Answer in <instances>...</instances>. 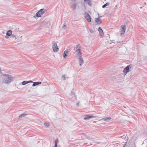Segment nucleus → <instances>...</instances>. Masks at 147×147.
<instances>
[{
  "instance_id": "obj_1",
  "label": "nucleus",
  "mask_w": 147,
  "mask_h": 147,
  "mask_svg": "<svg viewBox=\"0 0 147 147\" xmlns=\"http://www.w3.org/2000/svg\"><path fill=\"white\" fill-rule=\"evenodd\" d=\"M2 75L4 77L1 80L2 83L9 84L13 80V78L11 75L6 74H3Z\"/></svg>"
},
{
  "instance_id": "obj_2",
  "label": "nucleus",
  "mask_w": 147,
  "mask_h": 147,
  "mask_svg": "<svg viewBox=\"0 0 147 147\" xmlns=\"http://www.w3.org/2000/svg\"><path fill=\"white\" fill-rule=\"evenodd\" d=\"M45 10L44 9H41L36 14V16L37 17H41L45 13Z\"/></svg>"
},
{
  "instance_id": "obj_3",
  "label": "nucleus",
  "mask_w": 147,
  "mask_h": 147,
  "mask_svg": "<svg viewBox=\"0 0 147 147\" xmlns=\"http://www.w3.org/2000/svg\"><path fill=\"white\" fill-rule=\"evenodd\" d=\"M52 49L54 52H57L58 51L59 48L57 46V43L55 41H53L52 43Z\"/></svg>"
},
{
  "instance_id": "obj_4",
  "label": "nucleus",
  "mask_w": 147,
  "mask_h": 147,
  "mask_svg": "<svg viewBox=\"0 0 147 147\" xmlns=\"http://www.w3.org/2000/svg\"><path fill=\"white\" fill-rule=\"evenodd\" d=\"M81 51V48L80 46L79 48L78 49H77L76 51V55L78 56V57L82 56Z\"/></svg>"
},
{
  "instance_id": "obj_5",
  "label": "nucleus",
  "mask_w": 147,
  "mask_h": 147,
  "mask_svg": "<svg viewBox=\"0 0 147 147\" xmlns=\"http://www.w3.org/2000/svg\"><path fill=\"white\" fill-rule=\"evenodd\" d=\"M85 17L87 21L89 22H91V19L90 15L86 12H85Z\"/></svg>"
},
{
  "instance_id": "obj_6",
  "label": "nucleus",
  "mask_w": 147,
  "mask_h": 147,
  "mask_svg": "<svg viewBox=\"0 0 147 147\" xmlns=\"http://www.w3.org/2000/svg\"><path fill=\"white\" fill-rule=\"evenodd\" d=\"M131 66L130 65H127L126 67L123 70L124 73L127 74V72L129 71V69L131 68Z\"/></svg>"
},
{
  "instance_id": "obj_7",
  "label": "nucleus",
  "mask_w": 147,
  "mask_h": 147,
  "mask_svg": "<svg viewBox=\"0 0 147 147\" xmlns=\"http://www.w3.org/2000/svg\"><path fill=\"white\" fill-rule=\"evenodd\" d=\"M121 34H123L125 31L126 30V26L125 25H122L121 26Z\"/></svg>"
},
{
  "instance_id": "obj_8",
  "label": "nucleus",
  "mask_w": 147,
  "mask_h": 147,
  "mask_svg": "<svg viewBox=\"0 0 147 147\" xmlns=\"http://www.w3.org/2000/svg\"><path fill=\"white\" fill-rule=\"evenodd\" d=\"M78 60L80 65L81 66L84 63V61L82 56L78 57Z\"/></svg>"
},
{
  "instance_id": "obj_9",
  "label": "nucleus",
  "mask_w": 147,
  "mask_h": 147,
  "mask_svg": "<svg viewBox=\"0 0 147 147\" xmlns=\"http://www.w3.org/2000/svg\"><path fill=\"white\" fill-rule=\"evenodd\" d=\"M94 117L93 116H91L90 115H86L85 116L84 118V119L85 120H88L90 118H93Z\"/></svg>"
},
{
  "instance_id": "obj_10",
  "label": "nucleus",
  "mask_w": 147,
  "mask_h": 147,
  "mask_svg": "<svg viewBox=\"0 0 147 147\" xmlns=\"http://www.w3.org/2000/svg\"><path fill=\"white\" fill-rule=\"evenodd\" d=\"M111 118L110 117H107L103 118L101 119V120L104 121L106 122H108L111 119Z\"/></svg>"
},
{
  "instance_id": "obj_11",
  "label": "nucleus",
  "mask_w": 147,
  "mask_h": 147,
  "mask_svg": "<svg viewBox=\"0 0 147 147\" xmlns=\"http://www.w3.org/2000/svg\"><path fill=\"white\" fill-rule=\"evenodd\" d=\"M95 22L98 24H100L101 23V20L99 19V18H96L95 19Z\"/></svg>"
},
{
  "instance_id": "obj_12",
  "label": "nucleus",
  "mask_w": 147,
  "mask_h": 147,
  "mask_svg": "<svg viewBox=\"0 0 147 147\" xmlns=\"http://www.w3.org/2000/svg\"><path fill=\"white\" fill-rule=\"evenodd\" d=\"M33 83L32 85V86H35L36 85H37L41 84V82H35Z\"/></svg>"
},
{
  "instance_id": "obj_13",
  "label": "nucleus",
  "mask_w": 147,
  "mask_h": 147,
  "mask_svg": "<svg viewBox=\"0 0 147 147\" xmlns=\"http://www.w3.org/2000/svg\"><path fill=\"white\" fill-rule=\"evenodd\" d=\"M77 4L76 3H73L72 4L71 6V8L73 10H74L76 8Z\"/></svg>"
},
{
  "instance_id": "obj_14",
  "label": "nucleus",
  "mask_w": 147,
  "mask_h": 147,
  "mask_svg": "<svg viewBox=\"0 0 147 147\" xmlns=\"http://www.w3.org/2000/svg\"><path fill=\"white\" fill-rule=\"evenodd\" d=\"M68 54V50H65L64 51L63 53V57L64 58H65L66 56Z\"/></svg>"
},
{
  "instance_id": "obj_15",
  "label": "nucleus",
  "mask_w": 147,
  "mask_h": 147,
  "mask_svg": "<svg viewBox=\"0 0 147 147\" xmlns=\"http://www.w3.org/2000/svg\"><path fill=\"white\" fill-rule=\"evenodd\" d=\"M12 34V31L11 30H9L7 31L6 33V35L9 36H11Z\"/></svg>"
},
{
  "instance_id": "obj_16",
  "label": "nucleus",
  "mask_w": 147,
  "mask_h": 147,
  "mask_svg": "<svg viewBox=\"0 0 147 147\" xmlns=\"http://www.w3.org/2000/svg\"><path fill=\"white\" fill-rule=\"evenodd\" d=\"M84 1L88 3V5L90 6L91 5V1L90 0H85Z\"/></svg>"
},
{
  "instance_id": "obj_17",
  "label": "nucleus",
  "mask_w": 147,
  "mask_h": 147,
  "mask_svg": "<svg viewBox=\"0 0 147 147\" xmlns=\"http://www.w3.org/2000/svg\"><path fill=\"white\" fill-rule=\"evenodd\" d=\"M27 115V114H26L25 113H24L21 114L20 115L19 117L20 118H21L23 117H25Z\"/></svg>"
},
{
  "instance_id": "obj_18",
  "label": "nucleus",
  "mask_w": 147,
  "mask_h": 147,
  "mask_svg": "<svg viewBox=\"0 0 147 147\" xmlns=\"http://www.w3.org/2000/svg\"><path fill=\"white\" fill-rule=\"evenodd\" d=\"M98 31L100 34L103 33V30L100 27H99L98 29Z\"/></svg>"
},
{
  "instance_id": "obj_19",
  "label": "nucleus",
  "mask_w": 147,
  "mask_h": 147,
  "mask_svg": "<svg viewBox=\"0 0 147 147\" xmlns=\"http://www.w3.org/2000/svg\"><path fill=\"white\" fill-rule=\"evenodd\" d=\"M22 84L23 85H25L28 84V81H23L22 82Z\"/></svg>"
},
{
  "instance_id": "obj_20",
  "label": "nucleus",
  "mask_w": 147,
  "mask_h": 147,
  "mask_svg": "<svg viewBox=\"0 0 147 147\" xmlns=\"http://www.w3.org/2000/svg\"><path fill=\"white\" fill-rule=\"evenodd\" d=\"M58 142V139H57L55 142V146H57V144Z\"/></svg>"
},
{
  "instance_id": "obj_21",
  "label": "nucleus",
  "mask_w": 147,
  "mask_h": 147,
  "mask_svg": "<svg viewBox=\"0 0 147 147\" xmlns=\"http://www.w3.org/2000/svg\"><path fill=\"white\" fill-rule=\"evenodd\" d=\"M44 125L45 126L48 127L49 126V124L48 122H46L44 123Z\"/></svg>"
},
{
  "instance_id": "obj_22",
  "label": "nucleus",
  "mask_w": 147,
  "mask_h": 147,
  "mask_svg": "<svg viewBox=\"0 0 147 147\" xmlns=\"http://www.w3.org/2000/svg\"><path fill=\"white\" fill-rule=\"evenodd\" d=\"M66 76H67L66 75H63V76H61V78H62L64 80H65L66 79V78H68V77H66Z\"/></svg>"
},
{
  "instance_id": "obj_23",
  "label": "nucleus",
  "mask_w": 147,
  "mask_h": 147,
  "mask_svg": "<svg viewBox=\"0 0 147 147\" xmlns=\"http://www.w3.org/2000/svg\"><path fill=\"white\" fill-rule=\"evenodd\" d=\"M11 37L12 38H15L14 40H16V39L17 38H16V36L14 35L13 34H11Z\"/></svg>"
},
{
  "instance_id": "obj_24",
  "label": "nucleus",
  "mask_w": 147,
  "mask_h": 147,
  "mask_svg": "<svg viewBox=\"0 0 147 147\" xmlns=\"http://www.w3.org/2000/svg\"><path fill=\"white\" fill-rule=\"evenodd\" d=\"M109 3H106V4H105L104 5L102 6V8H105V7L106 6H107L108 5H109Z\"/></svg>"
},
{
  "instance_id": "obj_25",
  "label": "nucleus",
  "mask_w": 147,
  "mask_h": 147,
  "mask_svg": "<svg viewBox=\"0 0 147 147\" xmlns=\"http://www.w3.org/2000/svg\"><path fill=\"white\" fill-rule=\"evenodd\" d=\"M80 46V44H77L76 45L75 48L77 49Z\"/></svg>"
},
{
  "instance_id": "obj_26",
  "label": "nucleus",
  "mask_w": 147,
  "mask_h": 147,
  "mask_svg": "<svg viewBox=\"0 0 147 147\" xmlns=\"http://www.w3.org/2000/svg\"><path fill=\"white\" fill-rule=\"evenodd\" d=\"M89 31L91 33H93L94 32V31L92 29H89Z\"/></svg>"
},
{
  "instance_id": "obj_27",
  "label": "nucleus",
  "mask_w": 147,
  "mask_h": 147,
  "mask_svg": "<svg viewBox=\"0 0 147 147\" xmlns=\"http://www.w3.org/2000/svg\"><path fill=\"white\" fill-rule=\"evenodd\" d=\"M71 95L74 96V97H75V94L73 92H71Z\"/></svg>"
},
{
  "instance_id": "obj_28",
  "label": "nucleus",
  "mask_w": 147,
  "mask_h": 147,
  "mask_svg": "<svg viewBox=\"0 0 147 147\" xmlns=\"http://www.w3.org/2000/svg\"><path fill=\"white\" fill-rule=\"evenodd\" d=\"M65 27H66L65 25L64 24L63 25L62 28H63L64 29H65Z\"/></svg>"
},
{
  "instance_id": "obj_29",
  "label": "nucleus",
  "mask_w": 147,
  "mask_h": 147,
  "mask_svg": "<svg viewBox=\"0 0 147 147\" xmlns=\"http://www.w3.org/2000/svg\"><path fill=\"white\" fill-rule=\"evenodd\" d=\"M28 83H33V82L31 80H30L29 81H28Z\"/></svg>"
},
{
  "instance_id": "obj_30",
  "label": "nucleus",
  "mask_w": 147,
  "mask_h": 147,
  "mask_svg": "<svg viewBox=\"0 0 147 147\" xmlns=\"http://www.w3.org/2000/svg\"><path fill=\"white\" fill-rule=\"evenodd\" d=\"M121 138H122L123 139V138H125V137H124V136H123V137H121Z\"/></svg>"
},
{
  "instance_id": "obj_31",
  "label": "nucleus",
  "mask_w": 147,
  "mask_h": 147,
  "mask_svg": "<svg viewBox=\"0 0 147 147\" xmlns=\"http://www.w3.org/2000/svg\"><path fill=\"white\" fill-rule=\"evenodd\" d=\"M78 105H79V104L78 103H77V106H78Z\"/></svg>"
},
{
  "instance_id": "obj_32",
  "label": "nucleus",
  "mask_w": 147,
  "mask_h": 147,
  "mask_svg": "<svg viewBox=\"0 0 147 147\" xmlns=\"http://www.w3.org/2000/svg\"><path fill=\"white\" fill-rule=\"evenodd\" d=\"M142 7H142H142H140V9H142Z\"/></svg>"
},
{
  "instance_id": "obj_33",
  "label": "nucleus",
  "mask_w": 147,
  "mask_h": 147,
  "mask_svg": "<svg viewBox=\"0 0 147 147\" xmlns=\"http://www.w3.org/2000/svg\"><path fill=\"white\" fill-rule=\"evenodd\" d=\"M54 147H57V146H54Z\"/></svg>"
},
{
  "instance_id": "obj_34",
  "label": "nucleus",
  "mask_w": 147,
  "mask_h": 147,
  "mask_svg": "<svg viewBox=\"0 0 147 147\" xmlns=\"http://www.w3.org/2000/svg\"><path fill=\"white\" fill-rule=\"evenodd\" d=\"M145 3V5H146V3Z\"/></svg>"
},
{
  "instance_id": "obj_35",
  "label": "nucleus",
  "mask_w": 147,
  "mask_h": 147,
  "mask_svg": "<svg viewBox=\"0 0 147 147\" xmlns=\"http://www.w3.org/2000/svg\"><path fill=\"white\" fill-rule=\"evenodd\" d=\"M1 71V69H0V72Z\"/></svg>"
},
{
  "instance_id": "obj_36",
  "label": "nucleus",
  "mask_w": 147,
  "mask_h": 147,
  "mask_svg": "<svg viewBox=\"0 0 147 147\" xmlns=\"http://www.w3.org/2000/svg\"><path fill=\"white\" fill-rule=\"evenodd\" d=\"M125 144L123 147H125Z\"/></svg>"
},
{
  "instance_id": "obj_37",
  "label": "nucleus",
  "mask_w": 147,
  "mask_h": 147,
  "mask_svg": "<svg viewBox=\"0 0 147 147\" xmlns=\"http://www.w3.org/2000/svg\"><path fill=\"white\" fill-rule=\"evenodd\" d=\"M102 36V37H103V36Z\"/></svg>"
},
{
  "instance_id": "obj_38",
  "label": "nucleus",
  "mask_w": 147,
  "mask_h": 147,
  "mask_svg": "<svg viewBox=\"0 0 147 147\" xmlns=\"http://www.w3.org/2000/svg\"><path fill=\"white\" fill-rule=\"evenodd\" d=\"M5 38H7V37H6V36H5Z\"/></svg>"
},
{
  "instance_id": "obj_39",
  "label": "nucleus",
  "mask_w": 147,
  "mask_h": 147,
  "mask_svg": "<svg viewBox=\"0 0 147 147\" xmlns=\"http://www.w3.org/2000/svg\"><path fill=\"white\" fill-rule=\"evenodd\" d=\"M85 0H84V1H85Z\"/></svg>"
}]
</instances>
